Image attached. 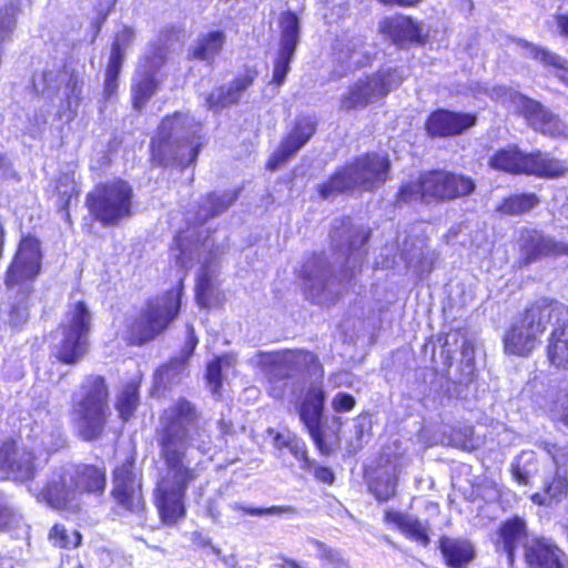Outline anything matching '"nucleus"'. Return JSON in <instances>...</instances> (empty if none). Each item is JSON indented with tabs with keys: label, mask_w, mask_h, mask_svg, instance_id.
Here are the masks:
<instances>
[{
	"label": "nucleus",
	"mask_w": 568,
	"mask_h": 568,
	"mask_svg": "<svg viewBox=\"0 0 568 568\" xmlns=\"http://www.w3.org/2000/svg\"><path fill=\"white\" fill-rule=\"evenodd\" d=\"M549 362L558 368H568V325L554 329L547 346Z\"/></svg>",
	"instance_id": "obj_34"
},
{
	"label": "nucleus",
	"mask_w": 568,
	"mask_h": 568,
	"mask_svg": "<svg viewBox=\"0 0 568 568\" xmlns=\"http://www.w3.org/2000/svg\"><path fill=\"white\" fill-rule=\"evenodd\" d=\"M57 328L61 338L54 345L51 356L58 364L78 365L90 351L92 313L87 302L80 300L70 303Z\"/></svg>",
	"instance_id": "obj_5"
},
{
	"label": "nucleus",
	"mask_w": 568,
	"mask_h": 568,
	"mask_svg": "<svg viewBox=\"0 0 568 568\" xmlns=\"http://www.w3.org/2000/svg\"><path fill=\"white\" fill-rule=\"evenodd\" d=\"M165 59V49L162 45L154 44L150 52L143 57V62L145 67L154 70L161 68L164 64Z\"/></svg>",
	"instance_id": "obj_51"
},
{
	"label": "nucleus",
	"mask_w": 568,
	"mask_h": 568,
	"mask_svg": "<svg viewBox=\"0 0 568 568\" xmlns=\"http://www.w3.org/2000/svg\"><path fill=\"white\" fill-rule=\"evenodd\" d=\"M471 90L476 93L484 91L493 100L500 102H505L507 99H510L536 131H540L542 134L552 139H568V126L540 102L509 90L506 87H494L491 89H487L477 83L475 88H471Z\"/></svg>",
	"instance_id": "obj_8"
},
{
	"label": "nucleus",
	"mask_w": 568,
	"mask_h": 568,
	"mask_svg": "<svg viewBox=\"0 0 568 568\" xmlns=\"http://www.w3.org/2000/svg\"><path fill=\"white\" fill-rule=\"evenodd\" d=\"M186 362L180 357H171L161 364L154 372L152 394L156 397L164 396L172 388L182 383Z\"/></svg>",
	"instance_id": "obj_24"
},
{
	"label": "nucleus",
	"mask_w": 568,
	"mask_h": 568,
	"mask_svg": "<svg viewBox=\"0 0 568 568\" xmlns=\"http://www.w3.org/2000/svg\"><path fill=\"white\" fill-rule=\"evenodd\" d=\"M12 163L6 154L0 153V180L17 179Z\"/></svg>",
	"instance_id": "obj_55"
},
{
	"label": "nucleus",
	"mask_w": 568,
	"mask_h": 568,
	"mask_svg": "<svg viewBox=\"0 0 568 568\" xmlns=\"http://www.w3.org/2000/svg\"><path fill=\"white\" fill-rule=\"evenodd\" d=\"M193 125L194 122L189 114L175 111L162 118L156 134L160 142H171L173 139L182 138Z\"/></svg>",
	"instance_id": "obj_31"
},
{
	"label": "nucleus",
	"mask_w": 568,
	"mask_h": 568,
	"mask_svg": "<svg viewBox=\"0 0 568 568\" xmlns=\"http://www.w3.org/2000/svg\"><path fill=\"white\" fill-rule=\"evenodd\" d=\"M48 539L53 547L65 550L77 549L82 545V534L79 530H69L59 523L50 528Z\"/></svg>",
	"instance_id": "obj_36"
},
{
	"label": "nucleus",
	"mask_w": 568,
	"mask_h": 568,
	"mask_svg": "<svg viewBox=\"0 0 568 568\" xmlns=\"http://www.w3.org/2000/svg\"><path fill=\"white\" fill-rule=\"evenodd\" d=\"M368 491L379 504L389 501L397 493V478L395 476H375L369 479Z\"/></svg>",
	"instance_id": "obj_39"
},
{
	"label": "nucleus",
	"mask_w": 568,
	"mask_h": 568,
	"mask_svg": "<svg viewBox=\"0 0 568 568\" xmlns=\"http://www.w3.org/2000/svg\"><path fill=\"white\" fill-rule=\"evenodd\" d=\"M225 33L222 30H212L200 36L189 50L187 59L204 61L212 64L225 44Z\"/></svg>",
	"instance_id": "obj_26"
},
{
	"label": "nucleus",
	"mask_w": 568,
	"mask_h": 568,
	"mask_svg": "<svg viewBox=\"0 0 568 568\" xmlns=\"http://www.w3.org/2000/svg\"><path fill=\"white\" fill-rule=\"evenodd\" d=\"M159 88L155 72L148 71L139 75L131 88V104L136 112H141Z\"/></svg>",
	"instance_id": "obj_33"
},
{
	"label": "nucleus",
	"mask_w": 568,
	"mask_h": 568,
	"mask_svg": "<svg viewBox=\"0 0 568 568\" xmlns=\"http://www.w3.org/2000/svg\"><path fill=\"white\" fill-rule=\"evenodd\" d=\"M303 144H283L267 160L266 169L274 171L284 164Z\"/></svg>",
	"instance_id": "obj_46"
},
{
	"label": "nucleus",
	"mask_w": 568,
	"mask_h": 568,
	"mask_svg": "<svg viewBox=\"0 0 568 568\" xmlns=\"http://www.w3.org/2000/svg\"><path fill=\"white\" fill-rule=\"evenodd\" d=\"M197 344H199V338L196 336L195 328H194L193 324L187 323L185 325V343L182 348V356L180 358L185 359V362L187 363V361L194 354V351H195Z\"/></svg>",
	"instance_id": "obj_50"
},
{
	"label": "nucleus",
	"mask_w": 568,
	"mask_h": 568,
	"mask_svg": "<svg viewBox=\"0 0 568 568\" xmlns=\"http://www.w3.org/2000/svg\"><path fill=\"white\" fill-rule=\"evenodd\" d=\"M197 448L211 443V434L202 423V413L186 397H179L159 416L156 445L165 470L156 477L152 501L160 521L175 526L187 514L189 487L199 478L197 470L187 462V449L193 442Z\"/></svg>",
	"instance_id": "obj_1"
},
{
	"label": "nucleus",
	"mask_w": 568,
	"mask_h": 568,
	"mask_svg": "<svg viewBox=\"0 0 568 568\" xmlns=\"http://www.w3.org/2000/svg\"><path fill=\"white\" fill-rule=\"evenodd\" d=\"M557 30L560 36L568 38V16L559 13L555 16Z\"/></svg>",
	"instance_id": "obj_61"
},
{
	"label": "nucleus",
	"mask_w": 568,
	"mask_h": 568,
	"mask_svg": "<svg viewBox=\"0 0 568 568\" xmlns=\"http://www.w3.org/2000/svg\"><path fill=\"white\" fill-rule=\"evenodd\" d=\"M241 98L231 89L230 85H219L212 90L205 98L209 110L221 112L223 109L239 104Z\"/></svg>",
	"instance_id": "obj_38"
},
{
	"label": "nucleus",
	"mask_w": 568,
	"mask_h": 568,
	"mask_svg": "<svg viewBox=\"0 0 568 568\" xmlns=\"http://www.w3.org/2000/svg\"><path fill=\"white\" fill-rule=\"evenodd\" d=\"M44 500L55 509H67L77 499L74 486L69 481V473L48 481L42 488Z\"/></svg>",
	"instance_id": "obj_27"
},
{
	"label": "nucleus",
	"mask_w": 568,
	"mask_h": 568,
	"mask_svg": "<svg viewBox=\"0 0 568 568\" xmlns=\"http://www.w3.org/2000/svg\"><path fill=\"white\" fill-rule=\"evenodd\" d=\"M475 557V550L471 544L464 540V565L473 560Z\"/></svg>",
	"instance_id": "obj_64"
},
{
	"label": "nucleus",
	"mask_w": 568,
	"mask_h": 568,
	"mask_svg": "<svg viewBox=\"0 0 568 568\" xmlns=\"http://www.w3.org/2000/svg\"><path fill=\"white\" fill-rule=\"evenodd\" d=\"M134 191L122 178L100 182L87 193L91 217L103 226H115L133 214Z\"/></svg>",
	"instance_id": "obj_7"
},
{
	"label": "nucleus",
	"mask_w": 568,
	"mask_h": 568,
	"mask_svg": "<svg viewBox=\"0 0 568 568\" xmlns=\"http://www.w3.org/2000/svg\"><path fill=\"white\" fill-rule=\"evenodd\" d=\"M511 474L520 485H527L529 483L530 470L526 467H521L519 460L511 465Z\"/></svg>",
	"instance_id": "obj_57"
},
{
	"label": "nucleus",
	"mask_w": 568,
	"mask_h": 568,
	"mask_svg": "<svg viewBox=\"0 0 568 568\" xmlns=\"http://www.w3.org/2000/svg\"><path fill=\"white\" fill-rule=\"evenodd\" d=\"M135 32L130 26H123L111 42L108 63L104 69L103 98L110 100L118 93L119 77L125 57V49L134 41Z\"/></svg>",
	"instance_id": "obj_17"
},
{
	"label": "nucleus",
	"mask_w": 568,
	"mask_h": 568,
	"mask_svg": "<svg viewBox=\"0 0 568 568\" xmlns=\"http://www.w3.org/2000/svg\"><path fill=\"white\" fill-rule=\"evenodd\" d=\"M83 81L82 79L72 72L65 82V98L69 104L72 102L78 105L81 101Z\"/></svg>",
	"instance_id": "obj_47"
},
{
	"label": "nucleus",
	"mask_w": 568,
	"mask_h": 568,
	"mask_svg": "<svg viewBox=\"0 0 568 568\" xmlns=\"http://www.w3.org/2000/svg\"><path fill=\"white\" fill-rule=\"evenodd\" d=\"M216 427H217L220 436L222 438H226V437L233 436L235 434L233 423L230 419L220 418L216 422Z\"/></svg>",
	"instance_id": "obj_58"
},
{
	"label": "nucleus",
	"mask_w": 568,
	"mask_h": 568,
	"mask_svg": "<svg viewBox=\"0 0 568 568\" xmlns=\"http://www.w3.org/2000/svg\"><path fill=\"white\" fill-rule=\"evenodd\" d=\"M205 378L211 388L212 394L221 396L223 379L222 365L220 358L216 357L207 364Z\"/></svg>",
	"instance_id": "obj_45"
},
{
	"label": "nucleus",
	"mask_w": 568,
	"mask_h": 568,
	"mask_svg": "<svg viewBox=\"0 0 568 568\" xmlns=\"http://www.w3.org/2000/svg\"><path fill=\"white\" fill-rule=\"evenodd\" d=\"M273 433V446L276 450L283 452L287 449L295 459L301 462L303 469H311L313 467V462L308 458L307 446L301 437L291 432L281 433L274 432L273 429L268 430L270 435Z\"/></svg>",
	"instance_id": "obj_30"
},
{
	"label": "nucleus",
	"mask_w": 568,
	"mask_h": 568,
	"mask_svg": "<svg viewBox=\"0 0 568 568\" xmlns=\"http://www.w3.org/2000/svg\"><path fill=\"white\" fill-rule=\"evenodd\" d=\"M200 146H201V144H194L190 149V151H189V159L185 162L184 161H180L181 166L185 168L187 165L193 164L196 161V158H197L199 152H200Z\"/></svg>",
	"instance_id": "obj_63"
},
{
	"label": "nucleus",
	"mask_w": 568,
	"mask_h": 568,
	"mask_svg": "<svg viewBox=\"0 0 568 568\" xmlns=\"http://www.w3.org/2000/svg\"><path fill=\"white\" fill-rule=\"evenodd\" d=\"M548 453L552 456V460L557 470L567 475L568 473V449L557 448L555 445L547 448Z\"/></svg>",
	"instance_id": "obj_53"
},
{
	"label": "nucleus",
	"mask_w": 568,
	"mask_h": 568,
	"mask_svg": "<svg viewBox=\"0 0 568 568\" xmlns=\"http://www.w3.org/2000/svg\"><path fill=\"white\" fill-rule=\"evenodd\" d=\"M524 557L529 568H566L565 554L541 537L532 536L525 542Z\"/></svg>",
	"instance_id": "obj_22"
},
{
	"label": "nucleus",
	"mask_w": 568,
	"mask_h": 568,
	"mask_svg": "<svg viewBox=\"0 0 568 568\" xmlns=\"http://www.w3.org/2000/svg\"><path fill=\"white\" fill-rule=\"evenodd\" d=\"M37 474L36 456L28 450H18L13 438L0 443V480L12 479L19 483L33 480Z\"/></svg>",
	"instance_id": "obj_16"
},
{
	"label": "nucleus",
	"mask_w": 568,
	"mask_h": 568,
	"mask_svg": "<svg viewBox=\"0 0 568 568\" xmlns=\"http://www.w3.org/2000/svg\"><path fill=\"white\" fill-rule=\"evenodd\" d=\"M244 513L252 516H263V515H270V514H276L280 513V509L275 506L268 507V508H262V507H247L244 508Z\"/></svg>",
	"instance_id": "obj_60"
},
{
	"label": "nucleus",
	"mask_w": 568,
	"mask_h": 568,
	"mask_svg": "<svg viewBox=\"0 0 568 568\" xmlns=\"http://www.w3.org/2000/svg\"><path fill=\"white\" fill-rule=\"evenodd\" d=\"M530 538L527 534L526 521L523 518L514 517L504 521L498 528L495 540L496 550L505 552L508 564L513 565L517 546L521 544L525 548V542Z\"/></svg>",
	"instance_id": "obj_23"
},
{
	"label": "nucleus",
	"mask_w": 568,
	"mask_h": 568,
	"mask_svg": "<svg viewBox=\"0 0 568 568\" xmlns=\"http://www.w3.org/2000/svg\"><path fill=\"white\" fill-rule=\"evenodd\" d=\"M459 180L445 170H429L419 175V200L442 202L458 196Z\"/></svg>",
	"instance_id": "obj_19"
},
{
	"label": "nucleus",
	"mask_w": 568,
	"mask_h": 568,
	"mask_svg": "<svg viewBox=\"0 0 568 568\" xmlns=\"http://www.w3.org/2000/svg\"><path fill=\"white\" fill-rule=\"evenodd\" d=\"M438 548L448 567L462 568V544L458 540L442 536L438 539Z\"/></svg>",
	"instance_id": "obj_42"
},
{
	"label": "nucleus",
	"mask_w": 568,
	"mask_h": 568,
	"mask_svg": "<svg viewBox=\"0 0 568 568\" xmlns=\"http://www.w3.org/2000/svg\"><path fill=\"white\" fill-rule=\"evenodd\" d=\"M490 164L495 169L514 174L525 173L545 179H555L568 171L566 162L542 153L525 154L518 151L517 148L498 152L490 160Z\"/></svg>",
	"instance_id": "obj_11"
},
{
	"label": "nucleus",
	"mask_w": 568,
	"mask_h": 568,
	"mask_svg": "<svg viewBox=\"0 0 568 568\" xmlns=\"http://www.w3.org/2000/svg\"><path fill=\"white\" fill-rule=\"evenodd\" d=\"M326 393L322 385H312L304 392L297 406L298 417L307 430L317 452L322 456H328L333 446L339 442V433L343 426L341 417H335L337 428L327 435L322 427L325 410Z\"/></svg>",
	"instance_id": "obj_9"
},
{
	"label": "nucleus",
	"mask_w": 568,
	"mask_h": 568,
	"mask_svg": "<svg viewBox=\"0 0 568 568\" xmlns=\"http://www.w3.org/2000/svg\"><path fill=\"white\" fill-rule=\"evenodd\" d=\"M140 405V383L136 381L126 382L114 400V408L118 412L119 418L126 423L135 414Z\"/></svg>",
	"instance_id": "obj_32"
},
{
	"label": "nucleus",
	"mask_w": 568,
	"mask_h": 568,
	"mask_svg": "<svg viewBox=\"0 0 568 568\" xmlns=\"http://www.w3.org/2000/svg\"><path fill=\"white\" fill-rule=\"evenodd\" d=\"M354 432L357 440H362L372 430V414L368 410L361 412L354 419Z\"/></svg>",
	"instance_id": "obj_49"
},
{
	"label": "nucleus",
	"mask_w": 568,
	"mask_h": 568,
	"mask_svg": "<svg viewBox=\"0 0 568 568\" xmlns=\"http://www.w3.org/2000/svg\"><path fill=\"white\" fill-rule=\"evenodd\" d=\"M524 258L521 265H528L542 256L568 255V243L558 242L536 230H526L520 237Z\"/></svg>",
	"instance_id": "obj_21"
},
{
	"label": "nucleus",
	"mask_w": 568,
	"mask_h": 568,
	"mask_svg": "<svg viewBox=\"0 0 568 568\" xmlns=\"http://www.w3.org/2000/svg\"><path fill=\"white\" fill-rule=\"evenodd\" d=\"M323 373L318 356L308 349H285L272 366L271 381L290 379L300 373Z\"/></svg>",
	"instance_id": "obj_18"
},
{
	"label": "nucleus",
	"mask_w": 568,
	"mask_h": 568,
	"mask_svg": "<svg viewBox=\"0 0 568 568\" xmlns=\"http://www.w3.org/2000/svg\"><path fill=\"white\" fill-rule=\"evenodd\" d=\"M383 520L386 525L396 527L407 539L423 547H427L430 544L427 527L416 518H410L408 515L398 510L386 509L383 515Z\"/></svg>",
	"instance_id": "obj_25"
},
{
	"label": "nucleus",
	"mask_w": 568,
	"mask_h": 568,
	"mask_svg": "<svg viewBox=\"0 0 568 568\" xmlns=\"http://www.w3.org/2000/svg\"><path fill=\"white\" fill-rule=\"evenodd\" d=\"M568 487V480L566 475L556 471V475L551 479L544 481V493H536L531 499L537 505H550L552 501L560 499L566 493Z\"/></svg>",
	"instance_id": "obj_35"
},
{
	"label": "nucleus",
	"mask_w": 568,
	"mask_h": 568,
	"mask_svg": "<svg viewBox=\"0 0 568 568\" xmlns=\"http://www.w3.org/2000/svg\"><path fill=\"white\" fill-rule=\"evenodd\" d=\"M280 48L273 63L271 84L281 87L291 70V62L300 41V19L296 12L286 10L281 12L280 20Z\"/></svg>",
	"instance_id": "obj_15"
},
{
	"label": "nucleus",
	"mask_w": 568,
	"mask_h": 568,
	"mask_svg": "<svg viewBox=\"0 0 568 568\" xmlns=\"http://www.w3.org/2000/svg\"><path fill=\"white\" fill-rule=\"evenodd\" d=\"M312 545L317 550L318 560L331 568H351L346 558L343 557L339 550H336L321 540L313 539Z\"/></svg>",
	"instance_id": "obj_41"
},
{
	"label": "nucleus",
	"mask_w": 568,
	"mask_h": 568,
	"mask_svg": "<svg viewBox=\"0 0 568 568\" xmlns=\"http://www.w3.org/2000/svg\"><path fill=\"white\" fill-rule=\"evenodd\" d=\"M42 256L40 240L32 234L22 235L4 272L6 286L32 284L41 273Z\"/></svg>",
	"instance_id": "obj_13"
},
{
	"label": "nucleus",
	"mask_w": 568,
	"mask_h": 568,
	"mask_svg": "<svg viewBox=\"0 0 568 568\" xmlns=\"http://www.w3.org/2000/svg\"><path fill=\"white\" fill-rule=\"evenodd\" d=\"M378 32L397 49L424 47L429 41V31L420 20L398 12L384 17L378 23Z\"/></svg>",
	"instance_id": "obj_14"
},
{
	"label": "nucleus",
	"mask_w": 568,
	"mask_h": 568,
	"mask_svg": "<svg viewBox=\"0 0 568 568\" xmlns=\"http://www.w3.org/2000/svg\"><path fill=\"white\" fill-rule=\"evenodd\" d=\"M566 313V306L557 301H537L505 334V352L527 356L536 347L538 336L545 332L546 325L551 321L559 322Z\"/></svg>",
	"instance_id": "obj_6"
},
{
	"label": "nucleus",
	"mask_w": 568,
	"mask_h": 568,
	"mask_svg": "<svg viewBox=\"0 0 568 568\" xmlns=\"http://www.w3.org/2000/svg\"><path fill=\"white\" fill-rule=\"evenodd\" d=\"M539 202V197L534 193L516 194L505 199L498 211L503 214L519 215L532 210Z\"/></svg>",
	"instance_id": "obj_37"
},
{
	"label": "nucleus",
	"mask_w": 568,
	"mask_h": 568,
	"mask_svg": "<svg viewBox=\"0 0 568 568\" xmlns=\"http://www.w3.org/2000/svg\"><path fill=\"white\" fill-rule=\"evenodd\" d=\"M13 520V511L4 501L0 500V530H6L10 527Z\"/></svg>",
	"instance_id": "obj_56"
},
{
	"label": "nucleus",
	"mask_w": 568,
	"mask_h": 568,
	"mask_svg": "<svg viewBox=\"0 0 568 568\" xmlns=\"http://www.w3.org/2000/svg\"><path fill=\"white\" fill-rule=\"evenodd\" d=\"M356 398L349 393H337L331 400V407L335 413H349L356 406Z\"/></svg>",
	"instance_id": "obj_48"
},
{
	"label": "nucleus",
	"mask_w": 568,
	"mask_h": 568,
	"mask_svg": "<svg viewBox=\"0 0 568 568\" xmlns=\"http://www.w3.org/2000/svg\"><path fill=\"white\" fill-rule=\"evenodd\" d=\"M518 45L527 50L528 57L540 62L545 67H552L556 71V77L564 84L568 87V61L559 54L549 51L546 48L535 45L526 40H518Z\"/></svg>",
	"instance_id": "obj_29"
},
{
	"label": "nucleus",
	"mask_w": 568,
	"mask_h": 568,
	"mask_svg": "<svg viewBox=\"0 0 568 568\" xmlns=\"http://www.w3.org/2000/svg\"><path fill=\"white\" fill-rule=\"evenodd\" d=\"M378 3L385 7H400V8H414L417 7L422 0H376Z\"/></svg>",
	"instance_id": "obj_59"
},
{
	"label": "nucleus",
	"mask_w": 568,
	"mask_h": 568,
	"mask_svg": "<svg viewBox=\"0 0 568 568\" xmlns=\"http://www.w3.org/2000/svg\"><path fill=\"white\" fill-rule=\"evenodd\" d=\"M109 397L103 375L84 376L70 407V422L81 440L95 442L104 435L110 416Z\"/></svg>",
	"instance_id": "obj_2"
},
{
	"label": "nucleus",
	"mask_w": 568,
	"mask_h": 568,
	"mask_svg": "<svg viewBox=\"0 0 568 568\" xmlns=\"http://www.w3.org/2000/svg\"><path fill=\"white\" fill-rule=\"evenodd\" d=\"M258 77L255 67L246 65L230 83L231 89L241 98L242 93L253 85Z\"/></svg>",
	"instance_id": "obj_44"
},
{
	"label": "nucleus",
	"mask_w": 568,
	"mask_h": 568,
	"mask_svg": "<svg viewBox=\"0 0 568 568\" xmlns=\"http://www.w3.org/2000/svg\"><path fill=\"white\" fill-rule=\"evenodd\" d=\"M183 282L175 290L146 298L143 307L131 318L124 331L128 346H143L162 335L178 318L182 305Z\"/></svg>",
	"instance_id": "obj_4"
},
{
	"label": "nucleus",
	"mask_w": 568,
	"mask_h": 568,
	"mask_svg": "<svg viewBox=\"0 0 568 568\" xmlns=\"http://www.w3.org/2000/svg\"><path fill=\"white\" fill-rule=\"evenodd\" d=\"M213 295L212 276L207 272H202L196 281L194 287L195 302L201 307H209Z\"/></svg>",
	"instance_id": "obj_43"
},
{
	"label": "nucleus",
	"mask_w": 568,
	"mask_h": 568,
	"mask_svg": "<svg viewBox=\"0 0 568 568\" xmlns=\"http://www.w3.org/2000/svg\"><path fill=\"white\" fill-rule=\"evenodd\" d=\"M404 81L397 68L378 70L358 79L341 98V106L346 111L363 109L379 98L386 97Z\"/></svg>",
	"instance_id": "obj_12"
},
{
	"label": "nucleus",
	"mask_w": 568,
	"mask_h": 568,
	"mask_svg": "<svg viewBox=\"0 0 568 568\" xmlns=\"http://www.w3.org/2000/svg\"><path fill=\"white\" fill-rule=\"evenodd\" d=\"M316 120L311 114L297 115L286 136V142H308L316 132Z\"/></svg>",
	"instance_id": "obj_40"
},
{
	"label": "nucleus",
	"mask_w": 568,
	"mask_h": 568,
	"mask_svg": "<svg viewBox=\"0 0 568 568\" xmlns=\"http://www.w3.org/2000/svg\"><path fill=\"white\" fill-rule=\"evenodd\" d=\"M425 130L432 138L448 136L462 132V114L438 109L425 121Z\"/></svg>",
	"instance_id": "obj_28"
},
{
	"label": "nucleus",
	"mask_w": 568,
	"mask_h": 568,
	"mask_svg": "<svg viewBox=\"0 0 568 568\" xmlns=\"http://www.w3.org/2000/svg\"><path fill=\"white\" fill-rule=\"evenodd\" d=\"M313 475L317 483H321V484H324L327 486L333 485L335 481L334 471L327 466H323V465L315 466L313 469Z\"/></svg>",
	"instance_id": "obj_54"
},
{
	"label": "nucleus",
	"mask_w": 568,
	"mask_h": 568,
	"mask_svg": "<svg viewBox=\"0 0 568 568\" xmlns=\"http://www.w3.org/2000/svg\"><path fill=\"white\" fill-rule=\"evenodd\" d=\"M390 170L387 154L367 152L336 169L317 186V192L321 199L327 200L355 189L374 191L389 180Z\"/></svg>",
	"instance_id": "obj_3"
},
{
	"label": "nucleus",
	"mask_w": 568,
	"mask_h": 568,
	"mask_svg": "<svg viewBox=\"0 0 568 568\" xmlns=\"http://www.w3.org/2000/svg\"><path fill=\"white\" fill-rule=\"evenodd\" d=\"M69 481L74 486L78 496L102 497L108 485L106 468L104 465L79 463L69 471Z\"/></svg>",
	"instance_id": "obj_20"
},
{
	"label": "nucleus",
	"mask_w": 568,
	"mask_h": 568,
	"mask_svg": "<svg viewBox=\"0 0 568 568\" xmlns=\"http://www.w3.org/2000/svg\"><path fill=\"white\" fill-rule=\"evenodd\" d=\"M110 496L123 511L140 515L145 510L143 474L136 465V453L131 452L111 471Z\"/></svg>",
	"instance_id": "obj_10"
},
{
	"label": "nucleus",
	"mask_w": 568,
	"mask_h": 568,
	"mask_svg": "<svg viewBox=\"0 0 568 568\" xmlns=\"http://www.w3.org/2000/svg\"><path fill=\"white\" fill-rule=\"evenodd\" d=\"M417 197L419 199V179L416 183L407 182L402 184L396 194L397 201L403 203H408Z\"/></svg>",
	"instance_id": "obj_52"
},
{
	"label": "nucleus",
	"mask_w": 568,
	"mask_h": 568,
	"mask_svg": "<svg viewBox=\"0 0 568 568\" xmlns=\"http://www.w3.org/2000/svg\"><path fill=\"white\" fill-rule=\"evenodd\" d=\"M192 541L200 548H206V547H211L212 544H211V539L205 537L202 532L200 531H194L192 534Z\"/></svg>",
	"instance_id": "obj_62"
}]
</instances>
